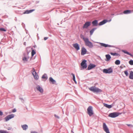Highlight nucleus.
<instances>
[{
    "mask_svg": "<svg viewBox=\"0 0 133 133\" xmlns=\"http://www.w3.org/2000/svg\"><path fill=\"white\" fill-rule=\"evenodd\" d=\"M124 73L126 75V76H128V71H125L124 72Z\"/></svg>",
    "mask_w": 133,
    "mask_h": 133,
    "instance_id": "37",
    "label": "nucleus"
},
{
    "mask_svg": "<svg viewBox=\"0 0 133 133\" xmlns=\"http://www.w3.org/2000/svg\"><path fill=\"white\" fill-rule=\"evenodd\" d=\"M22 127L23 130H26L28 128V126L26 124L22 125Z\"/></svg>",
    "mask_w": 133,
    "mask_h": 133,
    "instance_id": "23",
    "label": "nucleus"
},
{
    "mask_svg": "<svg viewBox=\"0 0 133 133\" xmlns=\"http://www.w3.org/2000/svg\"><path fill=\"white\" fill-rule=\"evenodd\" d=\"M32 73L35 79L36 80L38 79L39 78L34 68H33L32 70Z\"/></svg>",
    "mask_w": 133,
    "mask_h": 133,
    "instance_id": "6",
    "label": "nucleus"
},
{
    "mask_svg": "<svg viewBox=\"0 0 133 133\" xmlns=\"http://www.w3.org/2000/svg\"><path fill=\"white\" fill-rule=\"evenodd\" d=\"M122 51L125 54H126L128 55H130V56H131V54H130L129 52L125 50H123Z\"/></svg>",
    "mask_w": 133,
    "mask_h": 133,
    "instance_id": "28",
    "label": "nucleus"
},
{
    "mask_svg": "<svg viewBox=\"0 0 133 133\" xmlns=\"http://www.w3.org/2000/svg\"><path fill=\"white\" fill-rule=\"evenodd\" d=\"M112 69L111 67L108 69H104L103 70V72L105 74H110L112 73Z\"/></svg>",
    "mask_w": 133,
    "mask_h": 133,
    "instance_id": "7",
    "label": "nucleus"
},
{
    "mask_svg": "<svg viewBox=\"0 0 133 133\" xmlns=\"http://www.w3.org/2000/svg\"><path fill=\"white\" fill-rule=\"evenodd\" d=\"M110 54L111 55L113 56H120V55L119 54L116 53H113L111 52Z\"/></svg>",
    "mask_w": 133,
    "mask_h": 133,
    "instance_id": "26",
    "label": "nucleus"
},
{
    "mask_svg": "<svg viewBox=\"0 0 133 133\" xmlns=\"http://www.w3.org/2000/svg\"><path fill=\"white\" fill-rule=\"evenodd\" d=\"M42 78L43 79H47V77L46 75V74H45L43 75L42 76Z\"/></svg>",
    "mask_w": 133,
    "mask_h": 133,
    "instance_id": "33",
    "label": "nucleus"
},
{
    "mask_svg": "<svg viewBox=\"0 0 133 133\" xmlns=\"http://www.w3.org/2000/svg\"><path fill=\"white\" fill-rule=\"evenodd\" d=\"M55 117H56L58 118H59V117L58 116H57L56 115H55Z\"/></svg>",
    "mask_w": 133,
    "mask_h": 133,
    "instance_id": "42",
    "label": "nucleus"
},
{
    "mask_svg": "<svg viewBox=\"0 0 133 133\" xmlns=\"http://www.w3.org/2000/svg\"><path fill=\"white\" fill-rule=\"evenodd\" d=\"M103 127L104 130L106 133H110L109 129L105 123H103Z\"/></svg>",
    "mask_w": 133,
    "mask_h": 133,
    "instance_id": "8",
    "label": "nucleus"
},
{
    "mask_svg": "<svg viewBox=\"0 0 133 133\" xmlns=\"http://www.w3.org/2000/svg\"><path fill=\"white\" fill-rule=\"evenodd\" d=\"M86 62L87 61L86 60H84L82 61L81 63V70L84 69H85L87 68V64L86 63Z\"/></svg>",
    "mask_w": 133,
    "mask_h": 133,
    "instance_id": "4",
    "label": "nucleus"
},
{
    "mask_svg": "<svg viewBox=\"0 0 133 133\" xmlns=\"http://www.w3.org/2000/svg\"><path fill=\"white\" fill-rule=\"evenodd\" d=\"M121 114L118 112H114L109 114L108 116L112 118H115Z\"/></svg>",
    "mask_w": 133,
    "mask_h": 133,
    "instance_id": "5",
    "label": "nucleus"
},
{
    "mask_svg": "<svg viewBox=\"0 0 133 133\" xmlns=\"http://www.w3.org/2000/svg\"><path fill=\"white\" fill-rule=\"evenodd\" d=\"M87 51L86 49L84 47H82L81 49V54L82 55H83L85 54L87 52Z\"/></svg>",
    "mask_w": 133,
    "mask_h": 133,
    "instance_id": "12",
    "label": "nucleus"
},
{
    "mask_svg": "<svg viewBox=\"0 0 133 133\" xmlns=\"http://www.w3.org/2000/svg\"><path fill=\"white\" fill-rule=\"evenodd\" d=\"M73 133H74V132H73Z\"/></svg>",
    "mask_w": 133,
    "mask_h": 133,
    "instance_id": "44",
    "label": "nucleus"
},
{
    "mask_svg": "<svg viewBox=\"0 0 133 133\" xmlns=\"http://www.w3.org/2000/svg\"><path fill=\"white\" fill-rule=\"evenodd\" d=\"M84 42L85 45L89 48H92L93 47L92 43L89 41L88 38H87V39H85Z\"/></svg>",
    "mask_w": 133,
    "mask_h": 133,
    "instance_id": "2",
    "label": "nucleus"
},
{
    "mask_svg": "<svg viewBox=\"0 0 133 133\" xmlns=\"http://www.w3.org/2000/svg\"><path fill=\"white\" fill-rule=\"evenodd\" d=\"M127 125L129 127H133V125H131V124H127Z\"/></svg>",
    "mask_w": 133,
    "mask_h": 133,
    "instance_id": "38",
    "label": "nucleus"
},
{
    "mask_svg": "<svg viewBox=\"0 0 133 133\" xmlns=\"http://www.w3.org/2000/svg\"><path fill=\"white\" fill-rule=\"evenodd\" d=\"M34 10H26V11H24L23 12V14H28L30 13H31V12H33Z\"/></svg>",
    "mask_w": 133,
    "mask_h": 133,
    "instance_id": "17",
    "label": "nucleus"
},
{
    "mask_svg": "<svg viewBox=\"0 0 133 133\" xmlns=\"http://www.w3.org/2000/svg\"><path fill=\"white\" fill-rule=\"evenodd\" d=\"M91 22H86L83 27V29L87 28L90 25Z\"/></svg>",
    "mask_w": 133,
    "mask_h": 133,
    "instance_id": "10",
    "label": "nucleus"
},
{
    "mask_svg": "<svg viewBox=\"0 0 133 133\" xmlns=\"http://www.w3.org/2000/svg\"><path fill=\"white\" fill-rule=\"evenodd\" d=\"M48 38V37H45L44 38V40H46Z\"/></svg>",
    "mask_w": 133,
    "mask_h": 133,
    "instance_id": "41",
    "label": "nucleus"
},
{
    "mask_svg": "<svg viewBox=\"0 0 133 133\" xmlns=\"http://www.w3.org/2000/svg\"><path fill=\"white\" fill-rule=\"evenodd\" d=\"M36 52L34 50H32L31 52V56H33L35 54Z\"/></svg>",
    "mask_w": 133,
    "mask_h": 133,
    "instance_id": "32",
    "label": "nucleus"
},
{
    "mask_svg": "<svg viewBox=\"0 0 133 133\" xmlns=\"http://www.w3.org/2000/svg\"><path fill=\"white\" fill-rule=\"evenodd\" d=\"M71 75H72V77H73V80H74V82H75V83H76V80H75V75L74 74H73L72 73L71 74Z\"/></svg>",
    "mask_w": 133,
    "mask_h": 133,
    "instance_id": "30",
    "label": "nucleus"
},
{
    "mask_svg": "<svg viewBox=\"0 0 133 133\" xmlns=\"http://www.w3.org/2000/svg\"><path fill=\"white\" fill-rule=\"evenodd\" d=\"M96 66V65L92 64H89L88 68V70H90L93 68H95Z\"/></svg>",
    "mask_w": 133,
    "mask_h": 133,
    "instance_id": "13",
    "label": "nucleus"
},
{
    "mask_svg": "<svg viewBox=\"0 0 133 133\" xmlns=\"http://www.w3.org/2000/svg\"><path fill=\"white\" fill-rule=\"evenodd\" d=\"M132 10H127L124 11L123 13L125 14H127L131 13Z\"/></svg>",
    "mask_w": 133,
    "mask_h": 133,
    "instance_id": "20",
    "label": "nucleus"
},
{
    "mask_svg": "<svg viewBox=\"0 0 133 133\" xmlns=\"http://www.w3.org/2000/svg\"><path fill=\"white\" fill-rule=\"evenodd\" d=\"M0 133H9V132L3 130H0Z\"/></svg>",
    "mask_w": 133,
    "mask_h": 133,
    "instance_id": "29",
    "label": "nucleus"
},
{
    "mask_svg": "<svg viewBox=\"0 0 133 133\" xmlns=\"http://www.w3.org/2000/svg\"><path fill=\"white\" fill-rule=\"evenodd\" d=\"M100 44L101 45V46H102L104 47H111V46L110 45H108L107 44H105L103 43H100Z\"/></svg>",
    "mask_w": 133,
    "mask_h": 133,
    "instance_id": "15",
    "label": "nucleus"
},
{
    "mask_svg": "<svg viewBox=\"0 0 133 133\" xmlns=\"http://www.w3.org/2000/svg\"><path fill=\"white\" fill-rule=\"evenodd\" d=\"M105 57L106 58V61H109L111 58V57L109 54L106 55H105Z\"/></svg>",
    "mask_w": 133,
    "mask_h": 133,
    "instance_id": "16",
    "label": "nucleus"
},
{
    "mask_svg": "<svg viewBox=\"0 0 133 133\" xmlns=\"http://www.w3.org/2000/svg\"><path fill=\"white\" fill-rule=\"evenodd\" d=\"M14 116V115L13 114H12L9 115H8L5 118L6 121H7L10 119L13 118Z\"/></svg>",
    "mask_w": 133,
    "mask_h": 133,
    "instance_id": "9",
    "label": "nucleus"
},
{
    "mask_svg": "<svg viewBox=\"0 0 133 133\" xmlns=\"http://www.w3.org/2000/svg\"><path fill=\"white\" fill-rule=\"evenodd\" d=\"M23 60L24 61H27V58L25 57H24L23 58Z\"/></svg>",
    "mask_w": 133,
    "mask_h": 133,
    "instance_id": "35",
    "label": "nucleus"
},
{
    "mask_svg": "<svg viewBox=\"0 0 133 133\" xmlns=\"http://www.w3.org/2000/svg\"><path fill=\"white\" fill-rule=\"evenodd\" d=\"M104 105L106 107L110 109L112 107V106L111 105H109L106 104H104Z\"/></svg>",
    "mask_w": 133,
    "mask_h": 133,
    "instance_id": "24",
    "label": "nucleus"
},
{
    "mask_svg": "<svg viewBox=\"0 0 133 133\" xmlns=\"http://www.w3.org/2000/svg\"><path fill=\"white\" fill-rule=\"evenodd\" d=\"M80 36L81 38L84 41L85 39H87V38H85L84 36L82 35H81Z\"/></svg>",
    "mask_w": 133,
    "mask_h": 133,
    "instance_id": "31",
    "label": "nucleus"
},
{
    "mask_svg": "<svg viewBox=\"0 0 133 133\" xmlns=\"http://www.w3.org/2000/svg\"><path fill=\"white\" fill-rule=\"evenodd\" d=\"M31 133H37L35 131H31Z\"/></svg>",
    "mask_w": 133,
    "mask_h": 133,
    "instance_id": "43",
    "label": "nucleus"
},
{
    "mask_svg": "<svg viewBox=\"0 0 133 133\" xmlns=\"http://www.w3.org/2000/svg\"><path fill=\"white\" fill-rule=\"evenodd\" d=\"M92 24L93 26H97L98 25V21L97 20H95L92 22Z\"/></svg>",
    "mask_w": 133,
    "mask_h": 133,
    "instance_id": "18",
    "label": "nucleus"
},
{
    "mask_svg": "<svg viewBox=\"0 0 133 133\" xmlns=\"http://www.w3.org/2000/svg\"><path fill=\"white\" fill-rule=\"evenodd\" d=\"M89 89L94 92L99 93L102 92V90L96 87L95 86L89 88Z\"/></svg>",
    "mask_w": 133,
    "mask_h": 133,
    "instance_id": "1",
    "label": "nucleus"
},
{
    "mask_svg": "<svg viewBox=\"0 0 133 133\" xmlns=\"http://www.w3.org/2000/svg\"><path fill=\"white\" fill-rule=\"evenodd\" d=\"M16 111V110L15 109H14L13 110L12 112H15Z\"/></svg>",
    "mask_w": 133,
    "mask_h": 133,
    "instance_id": "39",
    "label": "nucleus"
},
{
    "mask_svg": "<svg viewBox=\"0 0 133 133\" xmlns=\"http://www.w3.org/2000/svg\"><path fill=\"white\" fill-rule=\"evenodd\" d=\"M50 81L53 84H55L56 83V81L55 80H54L52 78L50 77L49 78Z\"/></svg>",
    "mask_w": 133,
    "mask_h": 133,
    "instance_id": "19",
    "label": "nucleus"
},
{
    "mask_svg": "<svg viewBox=\"0 0 133 133\" xmlns=\"http://www.w3.org/2000/svg\"><path fill=\"white\" fill-rule=\"evenodd\" d=\"M73 46L77 50L80 49V47L79 45L77 43L74 44H72Z\"/></svg>",
    "mask_w": 133,
    "mask_h": 133,
    "instance_id": "11",
    "label": "nucleus"
},
{
    "mask_svg": "<svg viewBox=\"0 0 133 133\" xmlns=\"http://www.w3.org/2000/svg\"><path fill=\"white\" fill-rule=\"evenodd\" d=\"M36 89L37 90L39 91L41 93L43 92V90L42 88L39 85H38L36 87Z\"/></svg>",
    "mask_w": 133,
    "mask_h": 133,
    "instance_id": "14",
    "label": "nucleus"
},
{
    "mask_svg": "<svg viewBox=\"0 0 133 133\" xmlns=\"http://www.w3.org/2000/svg\"><path fill=\"white\" fill-rule=\"evenodd\" d=\"M120 62L119 60H117L115 62V63L116 64L118 65L120 64Z\"/></svg>",
    "mask_w": 133,
    "mask_h": 133,
    "instance_id": "27",
    "label": "nucleus"
},
{
    "mask_svg": "<svg viewBox=\"0 0 133 133\" xmlns=\"http://www.w3.org/2000/svg\"><path fill=\"white\" fill-rule=\"evenodd\" d=\"M0 31H6V30L4 28H0Z\"/></svg>",
    "mask_w": 133,
    "mask_h": 133,
    "instance_id": "36",
    "label": "nucleus"
},
{
    "mask_svg": "<svg viewBox=\"0 0 133 133\" xmlns=\"http://www.w3.org/2000/svg\"><path fill=\"white\" fill-rule=\"evenodd\" d=\"M129 63L130 65H133V60H131L129 61Z\"/></svg>",
    "mask_w": 133,
    "mask_h": 133,
    "instance_id": "34",
    "label": "nucleus"
},
{
    "mask_svg": "<svg viewBox=\"0 0 133 133\" xmlns=\"http://www.w3.org/2000/svg\"><path fill=\"white\" fill-rule=\"evenodd\" d=\"M3 114V113L1 111H0V115L2 116Z\"/></svg>",
    "mask_w": 133,
    "mask_h": 133,
    "instance_id": "40",
    "label": "nucleus"
},
{
    "mask_svg": "<svg viewBox=\"0 0 133 133\" xmlns=\"http://www.w3.org/2000/svg\"><path fill=\"white\" fill-rule=\"evenodd\" d=\"M88 114L90 116H92L94 114L92 107L91 106H89L87 109Z\"/></svg>",
    "mask_w": 133,
    "mask_h": 133,
    "instance_id": "3",
    "label": "nucleus"
},
{
    "mask_svg": "<svg viewBox=\"0 0 133 133\" xmlns=\"http://www.w3.org/2000/svg\"><path fill=\"white\" fill-rule=\"evenodd\" d=\"M96 29V28H94L91 30L90 31V35H92L94 31Z\"/></svg>",
    "mask_w": 133,
    "mask_h": 133,
    "instance_id": "25",
    "label": "nucleus"
},
{
    "mask_svg": "<svg viewBox=\"0 0 133 133\" xmlns=\"http://www.w3.org/2000/svg\"><path fill=\"white\" fill-rule=\"evenodd\" d=\"M129 78L130 79H133V71H131L129 76Z\"/></svg>",
    "mask_w": 133,
    "mask_h": 133,
    "instance_id": "22",
    "label": "nucleus"
},
{
    "mask_svg": "<svg viewBox=\"0 0 133 133\" xmlns=\"http://www.w3.org/2000/svg\"><path fill=\"white\" fill-rule=\"evenodd\" d=\"M107 22V21L106 20H104L100 22L99 24V25H101L105 24Z\"/></svg>",
    "mask_w": 133,
    "mask_h": 133,
    "instance_id": "21",
    "label": "nucleus"
}]
</instances>
